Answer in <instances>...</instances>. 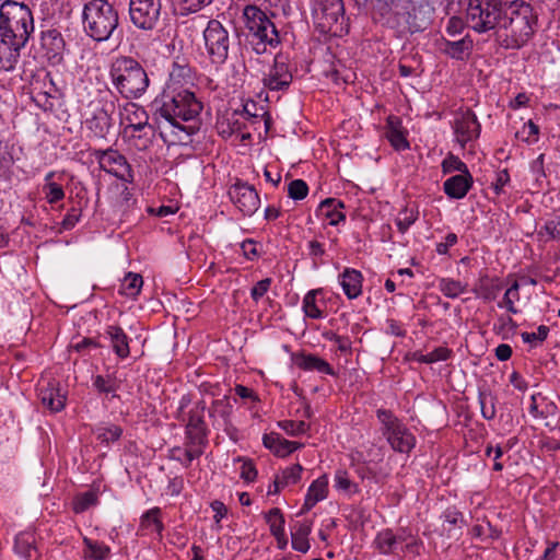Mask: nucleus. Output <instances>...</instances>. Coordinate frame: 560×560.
Here are the masks:
<instances>
[{
	"instance_id": "obj_46",
	"label": "nucleus",
	"mask_w": 560,
	"mask_h": 560,
	"mask_svg": "<svg viewBox=\"0 0 560 560\" xmlns=\"http://www.w3.org/2000/svg\"><path fill=\"white\" fill-rule=\"evenodd\" d=\"M213 0H174L184 13H194L209 5Z\"/></svg>"
},
{
	"instance_id": "obj_17",
	"label": "nucleus",
	"mask_w": 560,
	"mask_h": 560,
	"mask_svg": "<svg viewBox=\"0 0 560 560\" xmlns=\"http://www.w3.org/2000/svg\"><path fill=\"white\" fill-rule=\"evenodd\" d=\"M384 434L390 446L400 453H408L415 446V436L401 423Z\"/></svg>"
},
{
	"instance_id": "obj_22",
	"label": "nucleus",
	"mask_w": 560,
	"mask_h": 560,
	"mask_svg": "<svg viewBox=\"0 0 560 560\" xmlns=\"http://www.w3.org/2000/svg\"><path fill=\"white\" fill-rule=\"evenodd\" d=\"M97 159L101 168L112 172L114 166L125 167L130 171V166L124 155L118 153V151L108 149V150H97L94 153Z\"/></svg>"
},
{
	"instance_id": "obj_61",
	"label": "nucleus",
	"mask_w": 560,
	"mask_h": 560,
	"mask_svg": "<svg viewBox=\"0 0 560 560\" xmlns=\"http://www.w3.org/2000/svg\"><path fill=\"white\" fill-rule=\"evenodd\" d=\"M128 129H131V137L135 138L137 132H139L138 137L141 138L140 132L145 130L147 128L152 131V127L149 125L148 121L138 119L135 121V124H128Z\"/></svg>"
},
{
	"instance_id": "obj_62",
	"label": "nucleus",
	"mask_w": 560,
	"mask_h": 560,
	"mask_svg": "<svg viewBox=\"0 0 560 560\" xmlns=\"http://www.w3.org/2000/svg\"><path fill=\"white\" fill-rule=\"evenodd\" d=\"M512 348L510 345L501 343L495 348V357L499 361H506L512 355Z\"/></svg>"
},
{
	"instance_id": "obj_57",
	"label": "nucleus",
	"mask_w": 560,
	"mask_h": 560,
	"mask_svg": "<svg viewBox=\"0 0 560 560\" xmlns=\"http://www.w3.org/2000/svg\"><path fill=\"white\" fill-rule=\"evenodd\" d=\"M336 487L343 491H351V488H354L357 491V486H354L351 480L348 478V475L343 470H338L335 476Z\"/></svg>"
},
{
	"instance_id": "obj_1",
	"label": "nucleus",
	"mask_w": 560,
	"mask_h": 560,
	"mask_svg": "<svg viewBox=\"0 0 560 560\" xmlns=\"http://www.w3.org/2000/svg\"><path fill=\"white\" fill-rule=\"evenodd\" d=\"M202 103L188 90H177L167 85L161 96V106L155 112L159 125L164 121L175 130L183 131L187 136L198 131V117L202 110Z\"/></svg>"
},
{
	"instance_id": "obj_52",
	"label": "nucleus",
	"mask_w": 560,
	"mask_h": 560,
	"mask_svg": "<svg viewBox=\"0 0 560 560\" xmlns=\"http://www.w3.org/2000/svg\"><path fill=\"white\" fill-rule=\"evenodd\" d=\"M452 355V350L445 347H439L427 354V364L438 361H445Z\"/></svg>"
},
{
	"instance_id": "obj_9",
	"label": "nucleus",
	"mask_w": 560,
	"mask_h": 560,
	"mask_svg": "<svg viewBox=\"0 0 560 560\" xmlns=\"http://www.w3.org/2000/svg\"><path fill=\"white\" fill-rule=\"evenodd\" d=\"M203 39L212 62L222 65L229 56V31L219 21L211 20L203 31Z\"/></svg>"
},
{
	"instance_id": "obj_15",
	"label": "nucleus",
	"mask_w": 560,
	"mask_h": 560,
	"mask_svg": "<svg viewBox=\"0 0 560 560\" xmlns=\"http://www.w3.org/2000/svg\"><path fill=\"white\" fill-rule=\"evenodd\" d=\"M26 43L15 38L1 37L0 40V69L7 72L13 71L20 58V51Z\"/></svg>"
},
{
	"instance_id": "obj_31",
	"label": "nucleus",
	"mask_w": 560,
	"mask_h": 560,
	"mask_svg": "<svg viewBox=\"0 0 560 560\" xmlns=\"http://www.w3.org/2000/svg\"><path fill=\"white\" fill-rule=\"evenodd\" d=\"M501 290L502 284L498 279H490L488 277H485L480 279L476 292L485 301L490 302L497 299Z\"/></svg>"
},
{
	"instance_id": "obj_51",
	"label": "nucleus",
	"mask_w": 560,
	"mask_h": 560,
	"mask_svg": "<svg viewBox=\"0 0 560 560\" xmlns=\"http://www.w3.org/2000/svg\"><path fill=\"white\" fill-rule=\"evenodd\" d=\"M93 385L100 393L105 394L114 393L117 388L114 382H112L109 378H105L102 375L94 377Z\"/></svg>"
},
{
	"instance_id": "obj_12",
	"label": "nucleus",
	"mask_w": 560,
	"mask_h": 560,
	"mask_svg": "<svg viewBox=\"0 0 560 560\" xmlns=\"http://www.w3.org/2000/svg\"><path fill=\"white\" fill-rule=\"evenodd\" d=\"M288 59L283 55H277L273 65L262 78L265 88L271 91L287 90L292 83V73L289 69Z\"/></svg>"
},
{
	"instance_id": "obj_27",
	"label": "nucleus",
	"mask_w": 560,
	"mask_h": 560,
	"mask_svg": "<svg viewBox=\"0 0 560 560\" xmlns=\"http://www.w3.org/2000/svg\"><path fill=\"white\" fill-rule=\"evenodd\" d=\"M342 208H345L343 202L335 198H327L319 205V211L329 219L330 225H337L346 219V214L340 211Z\"/></svg>"
},
{
	"instance_id": "obj_41",
	"label": "nucleus",
	"mask_w": 560,
	"mask_h": 560,
	"mask_svg": "<svg viewBox=\"0 0 560 560\" xmlns=\"http://www.w3.org/2000/svg\"><path fill=\"white\" fill-rule=\"evenodd\" d=\"M308 194V186L303 179H294L288 186V195L293 200H302Z\"/></svg>"
},
{
	"instance_id": "obj_20",
	"label": "nucleus",
	"mask_w": 560,
	"mask_h": 560,
	"mask_svg": "<svg viewBox=\"0 0 560 560\" xmlns=\"http://www.w3.org/2000/svg\"><path fill=\"white\" fill-rule=\"evenodd\" d=\"M386 138L396 150H406L409 142L401 127V120L396 116H388L386 120Z\"/></svg>"
},
{
	"instance_id": "obj_14",
	"label": "nucleus",
	"mask_w": 560,
	"mask_h": 560,
	"mask_svg": "<svg viewBox=\"0 0 560 560\" xmlns=\"http://www.w3.org/2000/svg\"><path fill=\"white\" fill-rule=\"evenodd\" d=\"M455 133L457 141L464 147L468 141L479 137L480 124L477 116L470 109L462 113L455 120Z\"/></svg>"
},
{
	"instance_id": "obj_28",
	"label": "nucleus",
	"mask_w": 560,
	"mask_h": 560,
	"mask_svg": "<svg viewBox=\"0 0 560 560\" xmlns=\"http://www.w3.org/2000/svg\"><path fill=\"white\" fill-rule=\"evenodd\" d=\"M312 532V522L298 523L292 532V548L300 552H307L310 549L308 535Z\"/></svg>"
},
{
	"instance_id": "obj_45",
	"label": "nucleus",
	"mask_w": 560,
	"mask_h": 560,
	"mask_svg": "<svg viewBox=\"0 0 560 560\" xmlns=\"http://www.w3.org/2000/svg\"><path fill=\"white\" fill-rule=\"evenodd\" d=\"M478 399L483 418L488 420L494 418L495 408L493 398L490 395L486 394L485 392H479Z\"/></svg>"
},
{
	"instance_id": "obj_10",
	"label": "nucleus",
	"mask_w": 560,
	"mask_h": 560,
	"mask_svg": "<svg viewBox=\"0 0 560 560\" xmlns=\"http://www.w3.org/2000/svg\"><path fill=\"white\" fill-rule=\"evenodd\" d=\"M315 9L322 32L338 35L343 31L345 5L342 0H317Z\"/></svg>"
},
{
	"instance_id": "obj_63",
	"label": "nucleus",
	"mask_w": 560,
	"mask_h": 560,
	"mask_svg": "<svg viewBox=\"0 0 560 560\" xmlns=\"http://www.w3.org/2000/svg\"><path fill=\"white\" fill-rule=\"evenodd\" d=\"M462 28H463L462 20L456 16H453L448 21L446 32L448 35L455 36L457 33L460 32Z\"/></svg>"
},
{
	"instance_id": "obj_58",
	"label": "nucleus",
	"mask_w": 560,
	"mask_h": 560,
	"mask_svg": "<svg viewBox=\"0 0 560 560\" xmlns=\"http://www.w3.org/2000/svg\"><path fill=\"white\" fill-rule=\"evenodd\" d=\"M510 174L506 168L501 170L497 173L495 182L492 184L494 192L500 195L503 191V187L509 184Z\"/></svg>"
},
{
	"instance_id": "obj_60",
	"label": "nucleus",
	"mask_w": 560,
	"mask_h": 560,
	"mask_svg": "<svg viewBox=\"0 0 560 560\" xmlns=\"http://www.w3.org/2000/svg\"><path fill=\"white\" fill-rule=\"evenodd\" d=\"M457 243V235L455 233H448L445 237V242L436 245V252L440 255H445L448 248Z\"/></svg>"
},
{
	"instance_id": "obj_39",
	"label": "nucleus",
	"mask_w": 560,
	"mask_h": 560,
	"mask_svg": "<svg viewBox=\"0 0 560 560\" xmlns=\"http://www.w3.org/2000/svg\"><path fill=\"white\" fill-rule=\"evenodd\" d=\"M318 291L313 290L310 291L303 300V310L307 317L311 318H320L323 317L322 311L316 305V294Z\"/></svg>"
},
{
	"instance_id": "obj_4",
	"label": "nucleus",
	"mask_w": 560,
	"mask_h": 560,
	"mask_svg": "<svg viewBox=\"0 0 560 560\" xmlns=\"http://www.w3.org/2000/svg\"><path fill=\"white\" fill-rule=\"evenodd\" d=\"M86 34L94 40L109 39L119 24L118 12L107 0H91L84 4L82 13Z\"/></svg>"
},
{
	"instance_id": "obj_19",
	"label": "nucleus",
	"mask_w": 560,
	"mask_h": 560,
	"mask_svg": "<svg viewBox=\"0 0 560 560\" xmlns=\"http://www.w3.org/2000/svg\"><path fill=\"white\" fill-rule=\"evenodd\" d=\"M264 445L269 448L276 456L285 457L298 450L302 444L288 441L278 433L265 434L262 438Z\"/></svg>"
},
{
	"instance_id": "obj_64",
	"label": "nucleus",
	"mask_w": 560,
	"mask_h": 560,
	"mask_svg": "<svg viewBox=\"0 0 560 560\" xmlns=\"http://www.w3.org/2000/svg\"><path fill=\"white\" fill-rule=\"evenodd\" d=\"M334 341L341 352H348L351 350V341L349 340V338L335 335Z\"/></svg>"
},
{
	"instance_id": "obj_8",
	"label": "nucleus",
	"mask_w": 560,
	"mask_h": 560,
	"mask_svg": "<svg viewBox=\"0 0 560 560\" xmlns=\"http://www.w3.org/2000/svg\"><path fill=\"white\" fill-rule=\"evenodd\" d=\"M245 25L249 34L273 46L280 42L278 31L267 14L256 5L244 9Z\"/></svg>"
},
{
	"instance_id": "obj_40",
	"label": "nucleus",
	"mask_w": 560,
	"mask_h": 560,
	"mask_svg": "<svg viewBox=\"0 0 560 560\" xmlns=\"http://www.w3.org/2000/svg\"><path fill=\"white\" fill-rule=\"evenodd\" d=\"M440 290L445 296L454 299L464 292L465 287L462 285L459 281H455L453 279H442L440 282Z\"/></svg>"
},
{
	"instance_id": "obj_35",
	"label": "nucleus",
	"mask_w": 560,
	"mask_h": 560,
	"mask_svg": "<svg viewBox=\"0 0 560 560\" xmlns=\"http://www.w3.org/2000/svg\"><path fill=\"white\" fill-rule=\"evenodd\" d=\"M327 492L328 479L326 476H322L312 482L306 497L313 499L317 503L327 497Z\"/></svg>"
},
{
	"instance_id": "obj_3",
	"label": "nucleus",
	"mask_w": 560,
	"mask_h": 560,
	"mask_svg": "<svg viewBox=\"0 0 560 560\" xmlns=\"http://www.w3.org/2000/svg\"><path fill=\"white\" fill-rule=\"evenodd\" d=\"M109 77L117 93L125 100L140 98L150 80L144 68L131 57H119L110 66Z\"/></svg>"
},
{
	"instance_id": "obj_42",
	"label": "nucleus",
	"mask_w": 560,
	"mask_h": 560,
	"mask_svg": "<svg viewBox=\"0 0 560 560\" xmlns=\"http://www.w3.org/2000/svg\"><path fill=\"white\" fill-rule=\"evenodd\" d=\"M122 429L119 425H110L108 428L97 430V440L102 443H110L120 439Z\"/></svg>"
},
{
	"instance_id": "obj_43",
	"label": "nucleus",
	"mask_w": 560,
	"mask_h": 560,
	"mask_svg": "<svg viewBox=\"0 0 560 560\" xmlns=\"http://www.w3.org/2000/svg\"><path fill=\"white\" fill-rule=\"evenodd\" d=\"M442 168L444 173L457 171L460 172V174H470L467 165L460 159L452 154L443 161Z\"/></svg>"
},
{
	"instance_id": "obj_16",
	"label": "nucleus",
	"mask_w": 560,
	"mask_h": 560,
	"mask_svg": "<svg viewBox=\"0 0 560 560\" xmlns=\"http://www.w3.org/2000/svg\"><path fill=\"white\" fill-rule=\"evenodd\" d=\"M471 174H458L447 178L444 184V192L453 199L464 198L472 186Z\"/></svg>"
},
{
	"instance_id": "obj_18",
	"label": "nucleus",
	"mask_w": 560,
	"mask_h": 560,
	"mask_svg": "<svg viewBox=\"0 0 560 560\" xmlns=\"http://www.w3.org/2000/svg\"><path fill=\"white\" fill-rule=\"evenodd\" d=\"M472 47V39L465 36L457 40L443 39L440 49L453 59L465 60L470 56Z\"/></svg>"
},
{
	"instance_id": "obj_47",
	"label": "nucleus",
	"mask_w": 560,
	"mask_h": 560,
	"mask_svg": "<svg viewBox=\"0 0 560 560\" xmlns=\"http://www.w3.org/2000/svg\"><path fill=\"white\" fill-rule=\"evenodd\" d=\"M30 538L31 537L28 535H24V534L19 535L15 538V545H14L15 550L19 553L26 557L27 559H30L32 557L31 551L35 549L33 547V540H30Z\"/></svg>"
},
{
	"instance_id": "obj_49",
	"label": "nucleus",
	"mask_w": 560,
	"mask_h": 560,
	"mask_svg": "<svg viewBox=\"0 0 560 560\" xmlns=\"http://www.w3.org/2000/svg\"><path fill=\"white\" fill-rule=\"evenodd\" d=\"M126 110L128 112L127 120L129 124H135V121H137L138 119L145 121H148L149 119L147 112L143 109V107H140L135 103L128 104Z\"/></svg>"
},
{
	"instance_id": "obj_2",
	"label": "nucleus",
	"mask_w": 560,
	"mask_h": 560,
	"mask_svg": "<svg viewBox=\"0 0 560 560\" xmlns=\"http://www.w3.org/2000/svg\"><path fill=\"white\" fill-rule=\"evenodd\" d=\"M536 26L537 14L529 3L508 0L495 34L502 47L518 49L532 38Z\"/></svg>"
},
{
	"instance_id": "obj_11",
	"label": "nucleus",
	"mask_w": 560,
	"mask_h": 560,
	"mask_svg": "<svg viewBox=\"0 0 560 560\" xmlns=\"http://www.w3.org/2000/svg\"><path fill=\"white\" fill-rule=\"evenodd\" d=\"M161 8V0H130V20L138 28L153 30L159 21Z\"/></svg>"
},
{
	"instance_id": "obj_26",
	"label": "nucleus",
	"mask_w": 560,
	"mask_h": 560,
	"mask_svg": "<svg viewBox=\"0 0 560 560\" xmlns=\"http://www.w3.org/2000/svg\"><path fill=\"white\" fill-rule=\"evenodd\" d=\"M296 365L305 371H318L328 375L334 374L330 364L324 359L314 354H302L295 360Z\"/></svg>"
},
{
	"instance_id": "obj_53",
	"label": "nucleus",
	"mask_w": 560,
	"mask_h": 560,
	"mask_svg": "<svg viewBox=\"0 0 560 560\" xmlns=\"http://www.w3.org/2000/svg\"><path fill=\"white\" fill-rule=\"evenodd\" d=\"M47 188H48V192L46 194V198L49 203H56L59 200L63 199L65 191L59 184L49 183L47 185Z\"/></svg>"
},
{
	"instance_id": "obj_48",
	"label": "nucleus",
	"mask_w": 560,
	"mask_h": 560,
	"mask_svg": "<svg viewBox=\"0 0 560 560\" xmlns=\"http://www.w3.org/2000/svg\"><path fill=\"white\" fill-rule=\"evenodd\" d=\"M377 419L384 424L385 432H389L396 425H399V420L393 415L390 410L387 409H378L376 411Z\"/></svg>"
},
{
	"instance_id": "obj_56",
	"label": "nucleus",
	"mask_w": 560,
	"mask_h": 560,
	"mask_svg": "<svg viewBox=\"0 0 560 560\" xmlns=\"http://www.w3.org/2000/svg\"><path fill=\"white\" fill-rule=\"evenodd\" d=\"M542 229L551 238L560 240V215L546 221Z\"/></svg>"
},
{
	"instance_id": "obj_13",
	"label": "nucleus",
	"mask_w": 560,
	"mask_h": 560,
	"mask_svg": "<svg viewBox=\"0 0 560 560\" xmlns=\"http://www.w3.org/2000/svg\"><path fill=\"white\" fill-rule=\"evenodd\" d=\"M230 197L244 215L253 214L259 207V197L256 189L247 184H236L230 190Z\"/></svg>"
},
{
	"instance_id": "obj_30",
	"label": "nucleus",
	"mask_w": 560,
	"mask_h": 560,
	"mask_svg": "<svg viewBox=\"0 0 560 560\" xmlns=\"http://www.w3.org/2000/svg\"><path fill=\"white\" fill-rule=\"evenodd\" d=\"M267 524L270 527V533L276 537L278 542L287 544L284 534V517L280 509H271L265 516Z\"/></svg>"
},
{
	"instance_id": "obj_23",
	"label": "nucleus",
	"mask_w": 560,
	"mask_h": 560,
	"mask_svg": "<svg viewBox=\"0 0 560 560\" xmlns=\"http://www.w3.org/2000/svg\"><path fill=\"white\" fill-rule=\"evenodd\" d=\"M345 294L349 299H355L361 294L362 291V275L360 271L354 269H345L341 275L340 282Z\"/></svg>"
},
{
	"instance_id": "obj_55",
	"label": "nucleus",
	"mask_w": 560,
	"mask_h": 560,
	"mask_svg": "<svg viewBox=\"0 0 560 560\" xmlns=\"http://www.w3.org/2000/svg\"><path fill=\"white\" fill-rule=\"evenodd\" d=\"M270 284H271L270 278H266V279L258 281L253 287V289L250 291V295H252L253 300L257 302L259 299H261L266 294V292L269 290Z\"/></svg>"
},
{
	"instance_id": "obj_25",
	"label": "nucleus",
	"mask_w": 560,
	"mask_h": 560,
	"mask_svg": "<svg viewBox=\"0 0 560 560\" xmlns=\"http://www.w3.org/2000/svg\"><path fill=\"white\" fill-rule=\"evenodd\" d=\"M106 334L110 339L115 353L121 359L127 358L130 353V349L128 343V336L125 334L122 328L116 325L108 326Z\"/></svg>"
},
{
	"instance_id": "obj_54",
	"label": "nucleus",
	"mask_w": 560,
	"mask_h": 560,
	"mask_svg": "<svg viewBox=\"0 0 560 560\" xmlns=\"http://www.w3.org/2000/svg\"><path fill=\"white\" fill-rule=\"evenodd\" d=\"M81 207L79 208H75V207H72L68 213L66 214V217L63 218L62 222H61V225L65 230H70L72 229L75 223L80 220V217H81Z\"/></svg>"
},
{
	"instance_id": "obj_38",
	"label": "nucleus",
	"mask_w": 560,
	"mask_h": 560,
	"mask_svg": "<svg viewBox=\"0 0 560 560\" xmlns=\"http://www.w3.org/2000/svg\"><path fill=\"white\" fill-rule=\"evenodd\" d=\"M520 285L517 281H514V283L506 290L503 296V301L499 303V306H505L506 310L512 313L516 314L517 308L514 306L515 301L520 300Z\"/></svg>"
},
{
	"instance_id": "obj_6",
	"label": "nucleus",
	"mask_w": 560,
	"mask_h": 560,
	"mask_svg": "<svg viewBox=\"0 0 560 560\" xmlns=\"http://www.w3.org/2000/svg\"><path fill=\"white\" fill-rule=\"evenodd\" d=\"M508 0H470L467 8L468 26L478 33L499 28Z\"/></svg>"
},
{
	"instance_id": "obj_50",
	"label": "nucleus",
	"mask_w": 560,
	"mask_h": 560,
	"mask_svg": "<svg viewBox=\"0 0 560 560\" xmlns=\"http://www.w3.org/2000/svg\"><path fill=\"white\" fill-rule=\"evenodd\" d=\"M549 334V327L545 325H540L537 329V332H522V339L524 342H533L535 340L542 342L546 340Z\"/></svg>"
},
{
	"instance_id": "obj_34",
	"label": "nucleus",
	"mask_w": 560,
	"mask_h": 560,
	"mask_svg": "<svg viewBox=\"0 0 560 560\" xmlns=\"http://www.w3.org/2000/svg\"><path fill=\"white\" fill-rule=\"evenodd\" d=\"M232 408L233 406L228 397L217 399L209 409V416L213 418L218 416L223 419L224 424H228Z\"/></svg>"
},
{
	"instance_id": "obj_37",
	"label": "nucleus",
	"mask_w": 560,
	"mask_h": 560,
	"mask_svg": "<svg viewBox=\"0 0 560 560\" xmlns=\"http://www.w3.org/2000/svg\"><path fill=\"white\" fill-rule=\"evenodd\" d=\"M98 501L97 492L94 490H89L84 493H81L74 498L73 501V510L75 513H82L89 508L95 505Z\"/></svg>"
},
{
	"instance_id": "obj_59",
	"label": "nucleus",
	"mask_w": 560,
	"mask_h": 560,
	"mask_svg": "<svg viewBox=\"0 0 560 560\" xmlns=\"http://www.w3.org/2000/svg\"><path fill=\"white\" fill-rule=\"evenodd\" d=\"M257 477V470L250 460H244L241 470V478L247 482L254 481Z\"/></svg>"
},
{
	"instance_id": "obj_7",
	"label": "nucleus",
	"mask_w": 560,
	"mask_h": 560,
	"mask_svg": "<svg viewBox=\"0 0 560 560\" xmlns=\"http://www.w3.org/2000/svg\"><path fill=\"white\" fill-rule=\"evenodd\" d=\"M205 405L199 404L190 410L186 424L185 460L183 464L188 467L191 462L199 458L208 444L209 430L203 420Z\"/></svg>"
},
{
	"instance_id": "obj_44",
	"label": "nucleus",
	"mask_w": 560,
	"mask_h": 560,
	"mask_svg": "<svg viewBox=\"0 0 560 560\" xmlns=\"http://www.w3.org/2000/svg\"><path fill=\"white\" fill-rule=\"evenodd\" d=\"M279 427L290 435H299L305 433L310 425L304 421L284 420L279 422Z\"/></svg>"
},
{
	"instance_id": "obj_21",
	"label": "nucleus",
	"mask_w": 560,
	"mask_h": 560,
	"mask_svg": "<svg viewBox=\"0 0 560 560\" xmlns=\"http://www.w3.org/2000/svg\"><path fill=\"white\" fill-rule=\"evenodd\" d=\"M39 398L42 404L52 412L60 411L66 404V396L60 394L57 384L52 382H49L46 387L40 388Z\"/></svg>"
},
{
	"instance_id": "obj_36",
	"label": "nucleus",
	"mask_w": 560,
	"mask_h": 560,
	"mask_svg": "<svg viewBox=\"0 0 560 560\" xmlns=\"http://www.w3.org/2000/svg\"><path fill=\"white\" fill-rule=\"evenodd\" d=\"M142 284L143 280L140 275L129 272L121 284V293L127 296H136L139 294Z\"/></svg>"
},
{
	"instance_id": "obj_29",
	"label": "nucleus",
	"mask_w": 560,
	"mask_h": 560,
	"mask_svg": "<svg viewBox=\"0 0 560 560\" xmlns=\"http://www.w3.org/2000/svg\"><path fill=\"white\" fill-rule=\"evenodd\" d=\"M110 127L112 118L104 109L98 110L90 120H88V128L100 139L106 138Z\"/></svg>"
},
{
	"instance_id": "obj_33",
	"label": "nucleus",
	"mask_w": 560,
	"mask_h": 560,
	"mask_svg": "<svg viewBox=\"0 0 560 560\" xmlns=\"http://www.w3.org/2000/svg\"><path fill=\"white\" fill-rule=\"evenodd\" d=\"M160 508H153L147 511L141 517V527L144 529H150L151 532H155L159 535H161L164 526L160 520Z\"/></svg>"
},
{
	"instance_id": "obj_32",
	"label": "nucleus",
	"mask_w": 560,
	"mask_h": 560,
	"mask_svg": "<svg viewBox=\"0 0 560 560\" xmlns=\"http://www.w3.org/2000/svg\"><path fill=\"white\" fill-rule=\"evenodd\" d=\"M83 544L84 548V558L91 560H105L109 553L110 548L106 546L104 542H98L92 540L88 537H84Z\"/></svg>"
},
{
	"instance_id": "obj_24",
	"label": "nucleus",
	"mask_w": 560,
	"mask_h": 560,
	"mask_svg": "<svg viewBox=\"0 0 560 560\" xmlns=\"http://www.w3.org/2000/svg\"><path fill=\"white\" fill-rule=\"evenodd\" d=\"M303 468L300 464H294L291 467L282 470L281 476H276L273 480V489L269 488L268 494H277L280 490L289 485L298 483L301 479Z\"/></svg>"
},
{
	"instance_id": "obj_5",
	"label": "nucleus",
	"mask_w": 560,
	"mask_h": 560,
	"mask_svg": "<svg viewBox=\"0 0 560 560\" xmlns=\"http://www.w3.org/2000/svg\"><path fill=\"white\" fill-rule=\"evenodd\" d=\"M33 31V14L26 4L5 0L0 5V37H11L21 43H27Z\"/></svg>"
}]
</instances>
